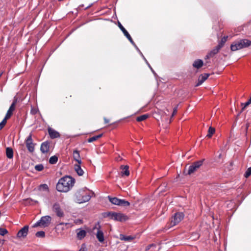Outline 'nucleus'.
Here are the masks:
<instances>
[{"label":"nucleus","mask_w":251,"mask_h":251,"mask_svg":"<svg viewBox=\"0 0 251 251\" xmlns=\"http://www.w3.org/2000/svg\"><path fill=\"white\" fill-rule=\"evenodd\" d=\"M37 110L35 108H33V107L31 108L30 113L32 114L35 115L37 113Z\"/></svg>","instance_id":"09e8293b"},{"label":"nucleus","mask_w":251,"mask_h":251,"mask_svg":"<svg viewBox=\"0 0 251 251\" xmlns=\"http://www.w3.org/2000/svg\"><path fill=\"white\" fill-rule=\"evenodd\" d=\"M6 155L9 159H12L13 157V151L11 148L7 147L6 148Z\"/></svg>","instance_id":"4be33fe9"},{"label":"nucleus","mask_w":251,"mask_h":251,"mask_svg":"<svg viewBox=\"0 0 251 251\" xmlns=\"http://www.w3.org/2000/svg\"><path fill=\"white\" fill-rule=\"evenodd\" d=\"M184 214L182 212H176L171 218L170 222L167 224L165 228L169 229L170 228L177 225L184 218Z\"/></svg>","instance_id":"f03ea898"},{"label":"nucleus","mask_w":251,"mask_h":251,"mask_svg":"<svg viewBox=\"0 0 251 251\" xmlns=\"http://www.w3.org/2000/svg\"><path fill=\"white\" fill-rule=\"evenodd\" d=\"M7 119L4 118L0 123V130L2 129V128L5 126L7 123Z\"/></svg>","instance_id":"e433bc0d"},{"label":"nucleus","mask_w":251,"mask_h":251,"mask_svg":"<svg viewBox=\"0 0 251 251\" xmlns=\"http://www.w3.org/2000/svg\"><path fill=\"white\" fill-rule=\"evenodd\" d=\"M211 57H213V56H210V55H209V53H208L206 55L205 59H209V58H211Z\"/></svg>","instance_id":"5fc2aeb1"},{"label":"nucleus","mask_w":251,"mask_h":251,"mask_svg":"<svg viewBox=\"0 0 251 251\" xmlns=\"http://www.w3.org/2000/svg\"><path fill=\"white\" fill-rule=\"evenodd\" d=\"M74 169L78 176H82L83 175L84 172L81 168L80 164L78 163L75 164L74 165Z\"/></svg>","instance_id":"6ab92c4d"},{"label":"nucleus","mask_w":251,"mask_h":251,"mask_svg":"<svg viewBox=\"0 0 251 251\" xmlns=\"http://www.w3.org/2000/svg\"><path fill=\"white\" fill-rule=\"evenodd\" d=\"M15 106H16V105H15L14 103H12L11 105H10L9 109H10V110H11L12 111H14L15 109Z\"/></svg>","instance_id":"8fccbe9b"},{"label":"nucleus","mask_w":251,"mask_h":251,"mask_svg":"<svg viewBox=\"0 0 251 251\" xmlns=\"http://www.w3.org/2000/svg\"><path fill=\"white\" fill-rule=\"evenodd\" d=\"M41 222L43 227H47L50 224L51 217L50 216H45L41 217L40 219Z\"/></svg>","instance_id":"1a4fd4ad"},{"label":"nucleus","mask_w":251,"mask_h":251,"mask_svg":"<svg viewBox=\"0 0 251 251\" xmlns=\"http://www.w3.org/2000/svg\"><path fill=\"white\" fill-rule=\"evenodd\" d=\"M90 196L88 195L83 194L80 203L88 201L90 199Z\"/></svg>","instance_id":"c756f323"},{"label":"nucleus","mask_w":251,"mask_h":251,"mask_svg":"<svg viewBox=\"0 0 251 251\" xmlns=\"http://www.w3.org/2000/svg\"><path fill=\"white\" fill-rule=\"evenodd\" d=\"M128 219V217L124 214L115 212L113 220L122 222L126 221Z\"/></svg>","instance_id":"6e6552de"},{"label":"nucleus","mask_w":251,"mask_h":251,"mask_svg":"<svg viewBox=\"0 0 251 251\" xmlns=\"http://www.w3.org/2000/svg\"><path fill=\"white\" fill-rule=\"evenodd\" d=\"M119 206L127 207L130 205V202L125 200L120 199Z\"/></svg>","instance_id":"bb28decb"},{"label":"nucleus","mask_w":251,"mask_h":251,"mask_svg":"<svg viewBox=\"0 0 251 251\" xmlns=\"http://www.w3.org/2000/svg\"><path fill=\"white\" fill-rule=\"evenodd\" d=\"M222 48V47L218 44V45L216 47H215V48L216 49H217V50L218 51H219V50H221V49Z\"/></svg>","instance_id":"603ef678"},{"label":"nucleus","mask_w":251,"mask_h":251,"mask_svg":"<svg viewBox=\"0 0 251 251\" xmlns=\"http://www.w3.org/2000/svg\"><path fill=\"white\" fill-rule=\"evenodd\" d=\"M96 237L99 242L101 243L104 241V235L103 232L101 230L98 229L96 234Z\"/></svg>","instance_id":"aec40b11"},{"label":"nucleus","mask_w":251,"mask_h":251,"mask_svg":"<svg viewBox=\"0 0 251 251\" xmlns=\"http://www.w3.org/2000/svg\"><path fill=\"white\" fill-rule=\"evenodd\" d=\"M233 165V161H230V162H229V166H230V167H229V169H230V168H231V167H232Z\"/></svg>","instance_id":"4d7b16f0"},{"label":"nucleus","mask_w":251,"mask_h":251,"mask_svg":"<svg viewBox=\"0 0 251 251\" xmlns=\"http://www.w3.org/2000/svg\"><path fill=\"white\" fill-rule=\"evenodd\" d=\"M48 132L51 139H55L60 137L59 133L51 127L48 128Z\"/></svg>","instance_id":"ddd939ff"},{"label":"nucleus","mask_w":251,"mask_h":251,"mask_svg":"<svg viewBox=\"0 0 251 251\" xmlns=\"http://www.w3.org/2000/svg\"><path fill=\"white\" fill-rule=\"evenodd\" d=\"M115 212L109 211L102 213L101 215L104 218H110V219L113 220Z\"/></svg>","instance_id":"412c9836"},{"label":"nucleus","mask_w":251,"mask_h":251,"mask_svg":"<svg viewBox=\"0 0 251 251\" xmlns=\"http://www.w3.org/2000/svg\"><path fill=\"white\" fill-rule=\"evenodd\" d=\"M91 5H92V4H90V5H88V6H87V7L85 8V9H87V8H88L90 7L91 6Z\"/></svg>","instance_id":"0e129e2a"},{"label":"nucleus","mask_w":251,"mask_h":251,"mask_svg":"<svg viewBox=\"0 0 251 251\" xmlns=\"http://www.w3.org/2000/svg\"><path fill=\"white\" fill-rule=\"evenodd\" d=\"M118 25L122 31L123 32L125 36L127 38V39L129 41V42L133 45L135 46V43L132 40L130 34L127 31V30L124 28V27L120 23V22H118Z\"/></svg>","instance_id":"423d86ee"},{"label":"nucleus","mask_w":251,"mask_h":251,"mask_svg":"<svg viewBox=\"0 0 251 251\" xmlns=\"http://www.w3.org/2000/svg\"><path fill=\"white\" fill-rule=\"evenodd\" d=\"M38 226H42L40 220L32 226L33 227H36Z\"/></svg>","instance_id":"79ce46f5"},{"label":"nucleus","mask_w":251,"mask_h":251,"mask_svg":"<svg viewBox=\"0 0 251 251\" xmlns=\"http://www.w3.org/2000/svg\"><path fill=\"white\" fill-rule=\"evenodd\" d=\"M43 169L44 166L42 164L36 165L35 166V169L37 171H41L43 170Z\"/></svg>","instance_id":"c9c22d12"},{"label":"nucleus","mask_w":251,"mask_h":251,"mask_svg":"<svg viewBox=\"0 0 251 251\" xmlns=\"http://www.w3.org/2000/svg\"><path fill=\"white\" fill-rule=\"evenodd\" d=\"M35 236L37 237L44 238L45 237V233L43 231H38L36 233Z\"/></svg>","instance_id":"72a5a7b5"},{"label":"nucleus","mask_w":251,"mask_h":251,"mask_svg":"<svg viewBox=\"0 0 251 251\" xmlns=\"http://www.w3.org/2000/svg\"><path fill=\"white\" fill-rule=\"evenodd\" d=\"M156 247V245L154 244H151L149 245L148 246L146 247L145 251H149L151 248L154 247L155 248Z\"/></svg>","instance_id":"a19ab883"},{"label":"nucleus","mask_w":251,"mask_h":251,"mask_svg":"<svg viewBox=\"0 0 251 251\" xmlns=\"http://www.w3.org/2000/svg\"><path fill=\"white\" fill-rule=\"evenodd\" d=\"M104 122L105 124H107L109 122V120L107 119H106V118H104Z\"/></svg>","instance_id":"13d9d810"},{"label":"nucleus","mask_w":251,"mask_h":251,"mask_svg":"<svg viewBox=\"0 0 251 251\" xmlns=\"http://www.w3.org/2000/svg\"><path fill=\"white\" fill-rule=\"evenodd\" d=\"M50 143L49 141H45L41 144L40 151L43 153H46L49 151Z\"/></svg>","instance_id":"9d476101"},{"label":"nucleus","mask_w":251,"mask_h":251,"mask_svg":"<svg viewBox=\"0 0 251 251\" xmlns=\"http://www.w3.org/2000/svg\"><path fill=\"white\" fill-rule=\"evenodd\" d=\"M75 182V178L66 176L59 179L56 184V189L59 192H67L73 187Z\"/></svg>","instance_id":"f257e3e1"},{"label":"nucleus","mask_w":251,"mask_h":251,"mask_svg":"<svg viewBox=\"0 0 251 251\" xmlns=\"http://www.w3.org/2000/svg\"><path fill=\"white\" fill-rule=\"evenodd\" d=\"M108 199L109 201L113 204L119 205L120 202V199H118L116 197H111L110 196H108Z\"/></svg>","instance_id":"b1692460"},{"label":"nucleus","mask_w":251,"mask_h":251,"mask_svg":"<svg viewBox=\"0 0 251 251\" xmlns=\"http://www.w3.org/2000/svg\"><path fill=\"white\" fill-rule=\"evenodd\" d=\"M128 168L129 167L127 165H122L121 166V169L123 170V171L121 173L122 176H128L129 175V171L128 170Z\"/></svg>","instance_id":"f3484780"},{"label":"nucleus","mask_w":251,"mask_h":251,"mask_svg":"<svg viewBox=\"0 0 251 251\" xmlns=\"http://www.w3.org/2000/svg\"><path fill=\"white\" fill-rule=\"evenodd\" d=\"M147 64L148 65L149 67H150L151 68V70L152 72L153 73H154V71H153V69H152V68L151 67V66H150V65L148 62H147Z\"/></svg>","instance_id":"052dcab7"},{"label":"nucleus","mask_w":251,"mask_h":251,"mask_svg":"<svg viewBox=\"0 0 251 251\" xmlns=\"http://www.w3.org/2000/svg\"><path fill=\"white\" fill-rule=\"evenodd\" d=\"M120 239L121 240H124L126 241H130L134 239V237L131 236H125L123 234H120Z\"/></svg>","instance_id":"393cba45"},{"label":"nucleus","mask_w":251,"mask_h":251,"mask_svg":"<svg viewBox=\"0 0 251 251\" xmlns=\"http://www.w3.org/2000/svg\"><path fill=\"white\" fill-rule=\"evenodd\" d=\"M59 225H70L69 223H63V222H61V223H60L59 224Z\"/></svg>","instance_id":"6e6d98bb"},{"label":"nucleus","mask_w":251,"mask_h":251,"mask_svg":"<svg viewBox=\"0 0 251 251\" xmlns=\"http://www.w3.org/2000/svg\"><path fill=\"white\" fill-rule=\"evenodd\" d=\"M76 237L79 240H81L83 239L86 235L87 232L86 231L81 228L77 229L76 230Z\"/></svg>","instance_id":"2eb2a0df"},{"label":"nucleus","mask_w":251,"mask_h":251,"mask_svg":"<svg viewBox=\"0 0 251 251\" xmlns=\"http://www.w3.org/2000/svg\"><path fill=\"white\" fill-rule=\"evenodd\" d=\"M25 201L27 203H28L29 204H31V202L33 201V200L30 198H28V199H26L25 200Z\"/></svg>","instance_id":"3c124183"},{"label":"nucleus","mask_w":251,"mask_h":251,"mask_svg":"<svg viewBox=\"0 0 251 251\" xmlns=\"http://www.w3.org/2000/svg\"><path fill=\"white\" fill-rule=\"evenodd\" d=\"M251 104V103L248 100V101H247L246 102H245V103H241V105L243 106L240 113L237 115V117L239 116V114L242 113L243 110H244V109H245V108L248 106L249 105H250Z\"/></svg>","instance_id":"2f4dec72"},{"label":"nucleus","mask_w":251,"mask_h":251,"mask_svg":"<svg viewBox=\"0 0 251 251\" xmlns=\"http://www.w3.org/2000/svg\"><path fill=\"white\" fill-rule=\"evenodd\" d=\"M219 51L216 49L215 48H214L210 52H209V55L212 56L213 57L218 53Z\"/></svg>","instance_id":"58836bf2"},{"label":"nucleus","mask_w":251,"mask_h":251,"mask_svg":"<svg viewBox=\"0 0 251 251\" xmlns=\"http://www.w3.org/2000/svg\"><path fill=\"white\" fill-rule=\"evenodd\" d=\"M177 106H178V105H177L174 108L173 112V113L172 114V117H173L174 115H175L176 114V113H177Z\"/></svg>","instance_id":"49530a36"},{"label":"nucleus","mask_w":251,"mask_h":251,"mask_svg":"<svg viewBox=\"0 0 251 251\" xmlns=\"http://www.w3.org/2000/svg\"><path fill=\"white\" fill-rule=\"evenodd\" d=\"M144 59H145L146 61L147 62L146 59V58H145L144 57Z\"/></svg>","instance_id":"774afa93"},{"label":"nucleus","mask_w":251,"mask_h":251,"mask_svg":"<svg viewBox=\"0 0 251 251\" xmlns=\"http://www.w3.org/2000/svg\"><path fill=\"white\" fill-rule=\"evenodd\" d=\"M147 64L148 65L149 67H150L151 68V70L152 72L153 73H154V71H153V69H152V68L151 67V66H150V65L148 62H147Z\"/></svg>","instance_id":"680f3d73"},{"label":"nucleus","mask_w":251,"mask_h":251,"mask_svg":"<svg viewBox=\"0 0 251 251\" xmlns=\"http://www.w3.org/2000/svg\"><path fill=\"white\" fill-rule=\"evenodd\" d=\"M248 126H249L247 125L246 127L245 128V129L247 130L248 129Z\"/></svg>","instance_id":"338daca9"},{"label":"nucleus","mask_w":251,"mask_h":251,"mask_svg":"<svg viewBox=\"0 0 251 251\" xmlns=\"http://www.w3.org/2000/svg\"><path fill=\"white\" fill-rule=\"evenodd\" d=\"M204 159H201L193 162L191 165L189 167V169L186 172V170H184L183 174L185 175H190L198 170V169L203 164Z\"/></svg>","instance_id":"7ed1b4c3"},{"label":"nucleus","mask_w":251,"mask_h":251,"mask_svg":"<svg viewBox=\"0 0 251 251\" xmlns=\"http://www.w3.org/2000/svg\"><path fill=\"white\" fill-rule=\"evenodd\" d=\"M102 136H103V134L101 133V134H99L98 135H96V138H97V139L98 140V139L101 138Z\"/></svg>","instance_id":"864d4df0"},{"label":"nucleus","mask_w":251,"mask_h":251,"mask_svg":"<svg viewBox=\"0 0 251 251\" xmlns=\"http://www.w3.org/2000/svg\"><path fill=\"white\" fill-rule=\"evenodd\" d=\"M134 46L135 47V48H136V49H137V50L139 52H141V51H140V50H139V49H138V48L137 47V46H136V44H135V46ZM140 53L142 54V53H141V52H140Z\"/></svg>","instance_id":"e2e57ef3"},{"label":"nucleus","mask_w":251,"mask_h":251,"mask_svg":"<svg viewBox=\"0 0 251 251\" xmlns=\"http://www.w3.org/2000/svg\"><path fill=\"white\" fill-rule=\"evenodd\" d=\"M248 101L251 103V97H250V99L248 100Z\"/></svg>","instance_id":"69168bd1"},{"label":"nucleus","mask_w":251,"mask_h":251,"mask_svg":"<svg viewBox=\"0 0 251 251\" xmlns=\"http://www.w3.org/2000/svg\"><path fill=\"white\" fill-rule=\"evenodd\" d=\"M13 112V111L10 110V109H8L4 118L7 119V120L9 119L12 116Z\"/></svg>","instance_id":"4c0bfd02"},{"label":"nucleus","mask_w":251,"mask_h":251,"mask_svg":"<svg viewBox=\"0 0 251 251\" xmlns=\"http://www.w3.org/2000/svg\"><path fill=\"white\" fill-rule=\"evenodd\" d=\"M215 132V129L214 127L212 126H210L208 130V134L206 135V137L208 138H210L213 134Z\"/></svg>","instance_id":"a878e982"},{"label":"nucleus","mask_w":251,"mask_h":251,"mask_svg":"<svg viewBox=\"0 0 251 251\" xmlns=\"http://www.w3.org/2000/svg\"><path fill=\"white\" fill-rule=\"evenodd\" d=\"M4 242V240H0V244H1V245L3 244Z\"/></svg>","instance_id":"bf43d9fd"},{"label":"nucleus","mask_w":251,"mask_h":251,"mask_svg":"<svg viewBox=\"0 0 251 251\" xmlns=\"http://www.w3.org/2000/svg\"><path fill=\"white\" fill-rule=\"evenodd\" d=\"M87 248L85 244H82L81 245V248L79 249L78 251H87Z\"/></svg>","instance_id":"a18cd8bd"},{"label":"nucleus","mask_w":251,"mask_h":251,"mask_svg":"<svg viewBox=\"0 0 251 251\" xmlns=\"http://www.w3.org/2000/svg\"><path fill=\"white\" fill-rule=\"evenodd\" d=\"M209 74L204 73L203 74H201L198 79V83L195 85L196 87L199 86L200 85L202 84L203 82H204L207 78L209 76Z\"/></svg>","instance_id":"9b49d317"},{"label":"nucleus","mask_w":251,"mask_h":251,"mask_svg":"<svg viewBox=\"0 0 251 251\" xmlns=\"http://www.w3.org/2000/svg\"><path fill=\"white\" fill-rule=\"evenodd\" d=\"M72 98V95H68L65 97V98L63 100V102L64 103L69 102V99Z\"/></svg>","instance_id":"c03bdc74"},{"label":"nucleus","mask_w":251,"mask_h":251,"mask_svg":"<svg viewBox=\"0 0 251 251\" xmlns=\"http://www.w3.org/2000/svg\"><path fill=\"white\" fill-rule=\"evenodd\" d=\"M242 43L240 40L238 41L234 42L230 46V49L232 51H236L238 50L243 49Z\"/></svg>","instance_id":"f8f14e48"},{"label":"nucleus","mask_w":251,"mask_h":251,"mask_svg":"<svg viewBox=\"0 0 251 251\" xmlns=\"http://www.w3.org/2000/svg\"><path fill=\"white\" fill-rule=\"evenodd\" d=\"M8 233V231L6 228H0V235L4 236Z\"/></svg>","instance_id":"ea45409f"},{"label":"nucleus","mask_w":251,"mask_h":251,"mask_svg":"<svg viewBox=\"0 0 251 251\" xmlns=\"http://www.w3.org/2000/svg\"><path fill=\"white\" fill-rule=\"evenodd\" d=\"M29 226L27 225L25 226L17 233L18 238H25L26 237L28 232Z\"/></svg>","instance_id":"0eeeda50"},{"label":"nucleus","mask_w":251,"mask_h":251,"mask_svg":"<svg viewBox=\"0 0 251 251\" xmlns=\"http://www.w3.org/2000/svg\"><path fill=\"white\" fill-rule=\"evenodd\" d=\"M203 65V62L201 59H197L193 63V67L198 69L201 68Z\"/></svg>","instance_id":"a211bd4d"},{"label":"nucleus","mask_w":251,"mask_h":251,"mask_svg":"<svg viewBox=\"0 0 251 251\" xmlns=\"http://www.w3.org/2000/svg\"><path fill=\"white\" fill-rule=\"evenodd\" d=\"M39 189L40 190L49 191V187L47 184H42L39 185Z\"/></svg>","instance_id":"473e14b6"},{"label":"nucleus","mask_w":251,"mask_h":251,"mask_svg":"<svg viewBox=\"0 0 251 251\" xmlns=\"http://www.w3.org/2000/svg\"><path fill=\"white\" fill-rule=\"evenodd\" d=\"M84 191L82 190H78L75 195V201L78 203H80L81 200L82 199V195L84 193Z\"/></svg>","instance_id":"4468645a"},{"label":"nucleus","mask_w":251,"mask_h":251,"mask_svg":"<svg viewBox=\"0 0 251 251\" xmlns=\"http://www.w3.org/2000/svg\"><path fill=\"white\" fill-rule=\"evenodd\" d=\"M227 38V36H224L218 44L223 47L224 46L225 43L226 42Z\"/></svg>","instance_id":"7c9ffc66"},{"label":"nucleus","mask_w":251,"mask_h":251,"mask_svg":"<svg viewBox=\"0 0 251 251\" xmlns=\"http://www.w3.org/2000/svg\"><path fill=\"white\" fill-rule=\"evenodd\" d=\"M73 158L74 160L76 161L78 164H81L82 163V161L81 159H80V154H79V151L77 150H75L73 151Z\"/></svg>","instance_id":"dca6fc26"},{"label":"nucleus","mask_w":251,"mask_h":251,"mask_svg":"<svg viewBox=\"0 0 251 251\" xmlns=\"http://www.w3.org/2000/svg\"><path fill=\"white\" fill-rule=\"evenodd\" d=\"M148 117L149 115L148 114L142 115L137 117L136 120L138 122H142L147 119L148 118Z\"/></svg>","instance_id":"c85d7f7f"},{"label":"nucleus","mask_w":251,"mask_h":251,"mask_svg":"<svg viewBox=\"0 0 251 251\" xmlns=\"http://www.w3.org/2000/svg\"><path fill=\"white\" fill-rule=\"evenodd\" d=\"M52 210L53 212L56 214L57 217L62 218L64 216V212L61 208L60 205L58 202H55L53 204Z\"/></svg>","instance_id":"39448f33"},{"label":"nucleus","mask_w":251,"mask_h":251,"mask_svg":"<svg viewBox=\"0 0 251 251\" xmlns=\"http://www.w3.org/2000/svg\"><path fill=\"white\" fill-rule=\"evenodd\" d=\"M97 140L96 136H93L92 137H91V138H89L88 139V142L89 143H91V142H94V141H95Z\"/></svg>","instance_id":"37998d69"},{"label":"nucleus","mask_w":251,"mask_h":251,"mask_svg":"<svg viewBox=\"0 0 251 251\" xmlns=\"http://www.w3.org/2000/svg\"><path fill=\"white\" fill-rule=\"evenodd\" d=\"M58 161V157L56 155L51 156L49 159V163L50 164H54L57 163Z\"/></svg>","instance_id":"cd10ccee"},{"label":"nucleus","mask_w":251,"mask_h":251,"mask_svg":"<svg viewBox=\"0 0 251 251\" xmlns=\"http://www.w3.org/2000/svg\"><path fill=\"white\" fill-rule=\"evenodd\" d=\"M251 175V167H249L246 171L244 176L246 178H248Z\"/></svg>","instance_id":"f704fd0d"},{"label":"nucleus","mask_w":251,"mask_h":251,"mask_svg":"<svg viewBox=\"0 0 251 251\" xmlns=\"http://www.w3.org/2000/svg\"><path fill=\"white\" fill-rule=\"evenodd\" d=\"M26 147L30 152H33L34 151L35 144L33 143L31 133L29 134L25 141Z\"/></svg>","instance_id":"20e7f679"},{"label":"nucleus","mask_w":251,"mask_h":251,"mask_svg":"<svg viewBox=\"0 0 251 251\" xmlns=\"http://www.w3.org/2000/svg\"><path fill=\"white\" fill-rule=\"evenodd\" d=\"M18 101V98L16 96H15L13 99V100L12 103H14L15 105H16Z\"/></svg>","instance_id":"de8ad7c7"},{"label":"nucleus","mask_w":251,"mask_h":251,"mask_svg":"<svg viewBox=\"0 0 251 251\" xmlns=\"http://www.w3.org/2000/svg\"><path fill=\"white\" fill-rule=\"evenodd\" d=\"M243 48H247L251 45V41L247 39L240 40Z\"/></svg>","instance_id":"5701e85b"}]
</instances>
